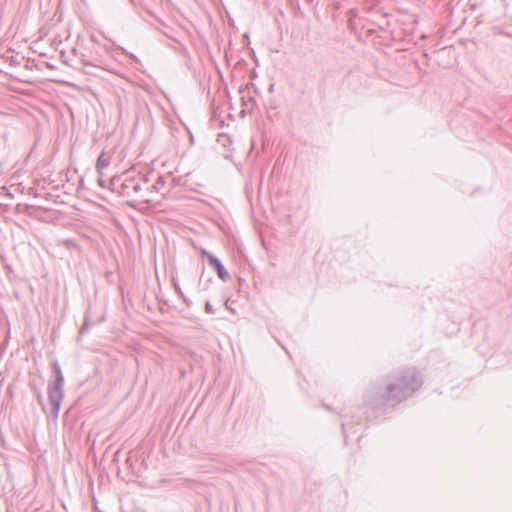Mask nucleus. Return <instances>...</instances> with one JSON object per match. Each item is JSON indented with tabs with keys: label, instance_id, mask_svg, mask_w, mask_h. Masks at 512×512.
Here are the masks:
<instances>
[{
	"label": "nucleus",
	"instance_id": "39448f33",
	"mask_svg": "<svg viewBox=\"0 0 512 512\" xmlns=\"http://www.w3.org/2000/svg\"><path fill=\"white\" fill-rule=\"evenodd\" d=\"M110 164V157L106 155V153L102 152L96 162V170L102 175L103 170L106 169Z\"/></svg>",
	"mask_w": 512,
	"mask_h": 512
},
{
	"label": "nucleus",
	"instance_id": "6e6552de",
	"mask_svg": "<svg viewBox=\"0 0 512 512\" xmlns=\"http://www.w3.org/2000/svg\"><path fill=\"white\" fill-rule=\"evenodd\" d=\"M118 49L125 55L129 56L136 64H139L141 65V61L140 59L133 53H130L128 52L125 48L123 47H118Z\"/></svg>",
	"mask_w": 512,
	"mask_h": 512
},
{
	"label": "nucleus",
	"instance_id": "f257e3e1",
	"mask_svg": "<svg viewBox=\"0 0 512 512\" xmlns=\"http://www.w3.org/2000/svg\"><path fill=\"white\" fill-rule=\"evenodd\" d=\"M421 385L416 370H403L373 383L364 393V404L372 410L394 406L411 397Z\"/></svg>",
	"mask_w": 512,
	"mask_h": 512
},
{
	"label": "nucleus",
	"instance_id": "f03ea898",
	"mask_svg": "<svg viewBox=\"0 0 512 512\" xmlns=\"http://www.w3.org/2000/svg\"><path fill=\"white\" fill-rule=\"evenodd\" d=\"M111 190L119 195L131 198L134 201L150 203L152 198L148 197L149 179L147 175L132 177L127 174L123 177H113L110 181Z\"/></svg>",
	"mask_w": 512,
	"mask_h": 512
},
{
	"label": "nucleus",
	"instance_id": "9b49d317",
	"mask_svg": "<svg viewBox=\"0 0 512 512\" xmlns=\"http://www.w3.org/2000/svg\"><path fill=\"white\" fill-rule=\"evenodd\" d=\"M205 311L208 314H214L215 313L214 308H213V306L211 305V303L209 301H207L206 304H205Z\"/></svg>",
	"mask_w": 512,
	"mask_h": 512
},
{
	"label": "nucleus",
	"instance_id": "20e7f679",
	"mask_svg": "<svg viewBox=\"0 0 512 512\" xmlns=\"http://www.w3.org/2000/svg\"><path fill=\"white\" fill-rule=\"evenodd\" d=\"M213 269H215V271L217 272L218 274V277L222 280V281H227L230 277L228 271L225 269L223 263L221 262V260L216 257L215 259H211V263L209 264Z\"/></svg>",
	"mask_w": 512,
	"mask_h": 512
},
{
	"label": "nucleus",
	"instance_id": "0eeeda50",
	"mask_svg": "<svg viewBox=\"0 0 512 512\" xmlns=\"http://www.w3.org/2000/svg\"><path fill=\"white\" fill-rule=\"evenodd\" d=\"M352 427L350 426V423L347 421H344L342 423V431L344 435V443L347 445L349 437L354 433L351 431Z\"/></svg>",
	"mask_w": 512,
	"mask_h": 512
},
{
	"label": "nucleus",
	"instance_id": "ddd939ff",
	"mask_svg": "<svg viewBox=\"0 0 512 512\" xmlns=\"http://www.w3.org/2000/svg\"><path fill=\"white\" fill-rule=\"evenodd\" d=\"M99 186L104 188L105 187V181L102 178L98 179Z\"/></svg>",
	"mask_w": 512,
	"mask_h": 512
},
{
	"label": "nucleus",
	"instance_id": "f8f14e48",
	"mask_svg": "<svg viewBox=\"0 0 512 512\" xmlns=\"http://www.w3.org/2000/svg\"><path fill=\"white\" fill-rule=\"evenodd\" d=\"M307 2L314 6H317L319 4V0H307Z\"/></svg>",
	"mask_w": 512,
	"mask_h": 512
},
{
	"label": "nucleus",
	"instance_id": "423d86ee",
	"mask_svg": "<svg viewBox=\"0 0 512 512\" xmlns=\"http://www.w3.org/2000/svg\"><path fill=\"white\" fill-rule=\"evenodd\" d=\"M164 186H165L164 178L162 176H157V178L154 181V183L153 184H149L150 190L148 191V197L151 198V195L153 193H158V192L162 191Z\"/></svg>",
	"mask_w": 512,
	"mask_h": 512
},
{
	"label": "nucleus",
	"instance_id": "4468645a",
	"mask_svg": "<svg viewBox=\"0 0 512 512\" xmlns=\"http://www.w3.org/2000/svg\"><path fill=\"white\" fill-rule=\"evenodd\" d=\"M92 41H96V38L94 36H91Z\"/></svg>",
	"mask_w": 512,
	"mask_h": 512
},
{
	"label": "nucleus",
	"instance_id": "7ed1b4c3",
	"mask_svg": "<svg viewBox=\"0 0 512 512\" xmlns=\"http://www.w3.org/2000/svg\"><path fill=\"white\" fill-rule=\"evenodd\" d=\"M55 379L48 383V398L51 404V415L56 420L59 416L62 401L64 399V376L61 366L57 361L53 363Z\"/></svg>",
	"mask_w": 512,
	"mask_h": 512
},
{
	"label": "nucleus",
	"instance_id": "1a4fd4ad",
	"mask_svg": "<svg viewBox=\"0 0 512 512\" xmlns=\"http://www.w3.org/2000/svg\"><path fill=\"white\" fill-rule=\"evenodd\" d=\"M5 58H6L7 62H9L10 65H13V66L20 65V61L17 59V57H15L13 55H6Z\"/></svg>",
	"mask_w": 512,
	"mask_h": 512
},
{
	"label": "nucleus",
	"instance_id": "9d476101",
	"mask_svg": "<svg viewBox=\"0 0 512 512\" xmlns=\"http://www.w3.org/2000/svg\"><path fill=\"white\" fill-rule=\"evenodd\" d=\"M201 255H202L203 258H205L208 261L209 264L211 263V259H215L216 258V256H214L213 254H211L210 252H208L205 249L201 250Z\"/></svg>",
	"mask_w": 512,
	"mask_h": 512
}]
</instances>
